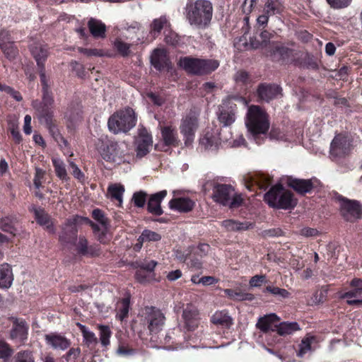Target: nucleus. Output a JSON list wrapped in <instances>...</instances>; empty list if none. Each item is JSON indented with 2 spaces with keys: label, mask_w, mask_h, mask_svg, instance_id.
<instances>
[{
  "label": "nucleus",
  "mask_w": 362,
  "mask_h": 362,
  "mask_svg": "<svg viewBox=\"0 0 362 362\" xmlns=\"http://www.w3.org/2000/svg\"><path fill=\"white\" fill-rule=\"evenodd\" d=\"M213 13V4L209 0H196L187 4L186 7V18L189 24L197 29H205L210 25Z\"/></svg>",
  "instance_id": "nucleus-1"
},
{
  "label": "nucleus",
  "mask_w": 362,
  "mask_h": 362,
  "mask_svg": "<svg viewBox=\"0 0 362 362\" xmlns=\"http://www.w3.org/2000/svg\"><path fill=\"white\" fill-rule=\"evenodd\" d=\"M264 201L270 207L284 210L293 209L298 204L293 194L284 188L281 185L273 186L264 194Z\"/></svg>",
  "instance_id": "nucleus-2"
},
{
  "label": "nucleus",
  "mask_w": 362,
  "mask_h": 362,
  "mask_svg": "<svg viewBox=\"0 0 362 362\" xmlns=\"http://www.w3.org/2000/svg\"><path fill=\"white\" fill-rule=\"evenodd\" d=\"M96 148L101 157L107 162L120 164L125 161L127 145L124 142L118 143L103 137L99 140Z\"/></svg>",
  "instance_id": "nucleus-3"
},
{
  "label": "nucleus",
  "mask_w": 362,
  "mask_h": 362,
  "mask_svg": "<svg viewBox=\"0 0 362 362\" xmlns=\"http://www.w3.org/2000/svg\"><path fill=\"white\" fill-rule=\"evenodd\" d=\"M136 116L134 110L127 107L112 115L107 122L110 132L114 134L127 133L135 127Z\"/></svg>",
  "instance_id": "nucleus-4"
},
{
  "label": "nucleus",
  "mask_w": 362,
  "mask_h": 362,
  "mask_svg": "<svg viewBox=\"0 0 362 362\" xmlns=\"http://www.w3.org/2000/svg\"><path fill=\"white\" fill-rule=\"evenodd\" d=\"M245 124L248 131L253 135L265 134L269 128L268 115L258 105L249 107Z\"/></svg>",
  "instance_id": "nucleus-5"
},
{
  "label": "nucleus",
  "mask_w": 362,
  "mask_h": 362,
  "mask_svg": "<svg viewBox=\"0 0 362 362\" xmlns=\"http://www.w3.org/2000/svg\"><path fill=\"white\" fill-rule=\"evenodd\" d=\"M177 64L188 73L202 75L215 71L218 67L219 62L215 59L183 57L180 58Z\"/></svg>",
  "instance_id": "nucleus-6"
},
{
  "label": "nucleus",
  "mask_w": 362,
  "mask_h": 362,
  "mask_svg": "<svg viewBox=\"0 0 362 362\" xmlns=\"http://www.w3.org/2000/svg\"><path fill=\"white\" fill-rule=\"evenodd\" d=\"M212 198L214 202L230 209H236L241 206L243 199L240 194L235 193L230 185L215 184L213 187Z\"/></svg>",
  "instance_id": "nucleus-7"
},
{
  "label": "nucleus",
  "mask_w": 362,
  "mask_h": 362,
  "mask_svg": "<svg viewBox=\"0 0 362 362\" xmlns=\"http://www.w3.org/2000/svg\"><path fill=\"white\" fill-rule=\"evenodd\" d=\"M54 103L53 95H42V101L37 100L32 102L35 115L40 123L51 128L54 112L52 107Z\"/></svg>",
  "instance_id": "nucleus-8"
},
{
  "label": "nucleus",
  "mask_w": 362,
  "mask_h": 362,
  "mask_svg": "<svg viewBox=\"0 0 362 362\" xmlns=\"http://www.w3.org/2000/svg\"><path fill=\"white\" fill-rule=\"evenodd\" d=\"M143 322L153 336L158 334L163 329L165 324V316L160 310L153 307H146L144 311Z\"/></svg>",
  "instance_id": "nucleus-9"
},
{
  "label": "nucleus",
  "mask_w": 362,
  "mask_h": 362,
  "mask_svg": "<svg viewBox=\"0 0 362 362\" xmlns=\"http://www.w3.org/2000/svg\"><path fill=\"white\" fill-rule=\"evenodd\" d=\"M339 202V212L346 221L354 222L362 216V208L359 202L349 199L342 196H338Z\"/></svg>",
  "instance_id": "nucleus-10"
},
{
  "label": "nucleus",
  "mask_w": 362,
  "mask_h": 362,
  "mask_svg": "<svg viewBox=\"0 0 362 362\" xmlns=\"http://www.w3.org/2000/svg\"><path fill=\"white\" fill-rule=\"evenodd\" d=\"M197 128L198 118L194 114L189 113L182 119L180 129L184 136L186 146L190 145L193 142Z\"/></svg>",
  "instance_id": "nucleus-11"
},
{
  "label": "nucleus",
  "mask_w": 362,
  "mask_h": 362,
  "mask_svg": "<svg viewBox=\"0 0 362 362\" xmlns=\"http://www.w3.org/2000/svg\"><path fill=\"white\" fill-rule=\"evenodd\" d=\"M12 327L10 330V339L24 344L28 339L29 325L26 321L21 318L11 317Z\"/></svg>",
  "instance_id": "nucleus-12"
},
{
  "label": "nucleus",
  "mask_w": 362,
  "mask_h": 362,
  "mask_svg": "<svg viewBox=\"0 0 362 362\" xmlns=\"http://www.w3.org/2000/svg\"><path fill=\"white\" fill-rule=\"evenodd\" d=\"M83 219L82 217L76 216L72 218H69L66 221L64 226L59 235V241L63 244H74L77 238V223L80 220Z\"/></svg>",
  "instance_id": "nucleus-13"
},
{
  "label": "nucleus",
  "mask_w": 362,
  "mask_h": 362,
  "mask_svg": "<svg viewBox=\"0 0 362 362\" xmlns=\"http://www.w3.org/2000/svg\"><path fill=\"white\" fill-rule=\"evenodd\" d=\"M256 94L259 100L269 103L282 96V88L277 84L262 83L259 84Z\"/></svg>",
  "instance_id": "nucleus-14"
},
{
  "label": "nucleus",
  "mask_w": 362,
  "mask_h": 362,
  "mask_svg": "<svg viewBox=\"0 0 362 362\" xmlns=\"http://www.w3.org/2000/svg\"><path fill=\"white\" fill-rule=\"evenodd\" d=\"M233 99L236 98H233ZM235 108L236 105L232 102V98H229L223 101L219 107L220 113L218 119L223 127L230 126L235 121Z\"/></svg>",
  "instance_id": "nucleus-15"
},
{
  "label": "nucleus",
  "mask_w": 362,
  "mask_h": 362,
  "mask_svg": "<svg viewBox=\"0 0 362 362\" xmlns=\"http://www.w3.org/2000/svg\"><path fill=\"white\" fill-rule=\"evenodd\" d=\"M352 290L341 294V298H347L346 303L349 305H362V298L351 299L352 298H362V279L354 278L349 283Z\"/></svg>",
  "instance_id": "nucleus-16"
},
{
  "label": "nucleus",
  "mask_w": 362,
  "mask_h": 362,
  "mask_svg": "<svg viewBox=\"0 0 362 362\" xmlns=\"http://www.w3.org/2000/svg\"><path fill=\"white\" fill-rule=\"evenodd\" d=\"M317 182L315 177L311 179H299L289 177L287 179V185L298 194L304 195L310 193Z\"/></svg>",
  "instance_id": "nucleus-17"
},
{
  "label": "nucleus",
  "mask_w": 362,
  "mask_h": 362,
  "mask_svg": "<svg viewBox=\"0 0 362 362\" xmlns=\"http://www.w3.org/2000/svg\"><path fill=\"white\" fill-rule=\"evenodd\" d=\"M350 141L347 136L338 134L333 139L330 145V155L332 157H343L350 151Z\"/></svg>",
  "instance_id": "nucleus-18"
},
{
  "label": "nucleus",
  "mask_w": 362,
  "mask_h": 362,
  "mask_svg": "<svg viewBox=\"0 0 362 362\" xmlns=\"http://www.w3.org/2000/svg\"><path fill=\"white\" fill-rule=\"evenodd\" d=\"M185 328L188 331L197 329L199 324V313L197 308L192 304H187L182 312Z\"/></svg>",
  "instance_id": "nucleus-19"
},
{
  "label": "nucleus",
  "mask_w": 362,
  "mask_h": 362,
  "mask_svg": "<svg viewBox=\"0 0 362 362\" xmlns=\"http://www.w3.org/2000/svg\"><path fill=\"white\" fill-rule=\"evenodd\" d=\"M45 340L52 349L62 351L67 349L71 344L70 339L56 332L45 334Z\"/></svg>",
  "instance_id": "nucleus-20"
},
{
  "label": "nucleus",
  "mask_w": 362,
  "mask_h": 362,
  "mask_svg": "<svg viewBox=\"0 0 362 362\" xmlns=\"http://www.w3.org/2000/svg\"><path fill=\"white\" fill-rule=\"evenodd\" d=\"M29 210L34 213L35 221L39 225L44 226L49 233H55L50 216L42 208H37L33 205Z\"/></svg>",
  "instance_id": "nucleus-21"
},
{
  "label": "nucleus",
  "mask_w": 362,
  "mask_h": 362,
  "mask_svg": "<svg viewBox=\"0 0 362 362\" xmlns=\"http://www.w3.org/2000/svg\"><path fill=\"white\" fill-rule=\"evenodd\" d=\"M151 63L158 71L170 68V59L166 51L163 49H154L151 56Z\"/></svg>",
  "instance_id": "nucleus-22"
},
{
  "label": "nucleus",
  "mask_w": 362,
  "mask_h": 362,
  "mask_svg": "<svg viewBox=\"0 0 362 362\" xmlns=\"http://www.w3.org/2000/svg\"><path fill=\"white\" fill-rule=\"evenodd\" d=\"M166 195V190H162L151 194L147 204L148 211L155 216L162 215L163 214V211L161 208L160 204Z\"/></svg>",
  "instance_id": "nucleus-23"
},
{
  "label": "nucleus",
  "mask_w": 362,
  "mask_h": 362,
  "mask_svg": "<svg viewBox=\"0 0 362 362\" xmlns=\"http://www.w3.org/2000/svg\"><path fill=\"white\" fill-rule=\"evenodd\" d=\"M221 225L228 232H243L254 228L255 224L250 221H239L227 219L221 221Z\"/></svg>",
  "instance_id": "nucleus-24"
},
{
  "label": "nucleus",
  "mask_w": 362,
  "mask_h": 362,
  "mask_svg": "<svg viewBox=\"0 0 362 362\" xmlns=\"http://www.w3.org/2000/svg\"><path fill=\"white\" fill-rule=\"evenodd\" d=\"M194 202L187 197L174 198L169 202V207L179 212L186 213L192 210Z\"/></svg>",
  "instance_id": "nucleus-25"
},
{
  "label": "nucleus",
  "mask_w": 362,
  "mask_h": 362,
  "mask_svg": "<svg viewBox=\"0 0 362 362\" xmlns=\"http://www.w3.org/2000/svg\"><path fill=\"white\" fill-rule=\"evenodd\" d=\"M30 52L38 66H44L48 56V48L46 45L36 42L30 45Z\"/></svg>",
  "instance_id": "nucleus-26"
},
{
  "label": "nucleus",
  "mask_w": 362,
  "mask_h": 362,
  "mask_svg": "<svg viewBox=\"0 0 362 362\" xmlns=\"http://www.w3.org/2000/svg\"><path fill=\"white\" fill-rule=\"evenodd\" d=\"M170 28V23L165 16H161L159 18L153 20L150 24V34L156 38L160 34L162 30H165V33Z\"/></svg>",
  "instance_id": "nucleus-27"
},
{
  "label": "nucleus",
  "mask_w": 362,
  "mask_h": 362,
  "mask_svg": "<svg viewBox=\"0 0 362 362\" xmlns=\"http://www.w3.org/2000/svg\"><path fill=\"white\" fill-rule=\"evenodd\" d=\"M279 321L276 315L272 313L264 315L258 320L256 325L257 327L263 333H269V332H276L274 322Z\"/></svg>",
  "instance_id": "nucleus-28"
},
{
  "label": "nucleus",
  "mask_w": 362,
  "mask_h": 362,
  "mask_svg": "<svg viewBox=\"0 0 362 362\" xmlns=\"http://www.w3.org/2000/svg\"><path fill=\"white\" fill-rule=\"evenodd\" d=\"M88 28L95 38L104 39L106 37V25L101 21L90 18L88 21Z\"/></svg>",
  "instance_id": "nucleus-29"
},
{
  "label": "nucleus",
  "mask_w": 362,
  "mask_h": 362,
  "mask_svg": "<svg viewBox=\"0 0 362 362\" xmlns=\"http://www.w3.org/2000/svg\"><path fill=\"white\" fill-rule=\"evenodd\" d=\"M152 143V136L150 134H141L137 139V156L141 158L146 156L150 151Z\"/></svg>",
  "instance_id": "nucleus-30"
},
{
  "label": "nucleus",
  "mask_w": 362,
  "mask_h": 362,
  "mask_svg": "<svg viewBox=\"0 0 362 362\" xmlns=\"http://www.w3.org/2000/svg\"><path fill=\"white\" fill-rule=\"evenodd\" d=\"M13 281V274L11 266L7 263L0 264V288H10Z\"/></svg>",
  "instance_id": "nucleus-31"
},
{
  "label": "nucleus",
  "mask_w": 362,
  "mask_h": 362,
  "mask_svg": "<svg viewBox=\"0 0 362 362\" xmlns=\"http://www.w3.org/2000/svg\"><path fill=\"white\" fill-rule=\"evenodd\" d=\"M161 136L165 146H176L179 144L177 131L172 127H164L161 129Z\"/></svg>",
  "instance_id": "nucleus-32"
},
{
  "label": "nucleus",
  "mask_w": 362,
  "mask_h": 362,
  "mask_svg": "<svg viewBox=\"0 0 362 362\" xmlns=\"http://www.w3.org/2000/svg\"><path fill=\"white\" fill-rule=\"evenodd\" d=\"M211 321L214 325H221L229 328L233 324V318L228 315L226 310L216 311L211 318Z\"/></svg>",
  "instance_id": "nucleus-33"
},
{
  "label": "nucleus",
  "mask_w": 362,
  "mask_h": 362,
  "mask_svg": "<svg viewBox=\"0 0 362 362\" xmlns=\"http://www.w3.org/2000/svg\"><path fill=\"white\" fill-rule=\"evenodd\" d=\"M4 33L0 34V47L8 59L13 60L17 57L18 50L13 42L4 41Z\"/></svg>",
  "instance_id": "nucleus-34"
},
{
  "label": "nucleus",
  "mask_w": 362,
  "mask_h": 362,
  "mask_svg": "<svg viewBox=\"0 0 362 362\" xmlns=\"http://www.w3.org/2000/svg\"><path fill=\"white\" fill-rule=\"evenodd\" d=\"M284 8L281 0H269L264 2L263 11L272 16L282 13Z\"/></svg>",
  "instance_id": "nucleus-35"
},
{
  "label": "nucleus",
  "mask_w": 362,
  "mask_h": 362,
  "mask_svg": "<svg viewBox=\"0 0 362 362\" xmlns=\"http://www.w3.org/2000/svg\"><path fill=\"white\" fill-rule=\"evenodd\" d=\"M77 326L82 333L83 342L90 349L94 348L98 343L95 334L90 331L85 325L78 322Z\"/></svg>",
  "instance_id": "nucleus-36"
},
{
  "label": "nucleus",
  "mask_w": 362,
  "mask_h": 362,
  "mask_svg": "<svg viewBox=\"0 0 362 362\" xmlns=\"http://www.w3.org/2000/svg\"><path fill=\"white\" fill-rule=\"evenodd\" d=\"M274 327L276 332L281 336L291 334L300 329L299 325L296 322H283L278 325H275Z\"/></svg>",
  "instance_id": "nucleus-37"
},
{
  "label": "nucleus",
  "mask_w": 362,
  "mask_h": 362,
  "mask_svg": "<svg viewBox=\"0 0 362 362\" xmlns=\"http://www.w3.org/2000/svg\"><path fill=\"white\" fill-rule=\"evenodd\" d=\"M273 33L269 32L267 30H261L259 34L260 40L251 38L250 42L251 46L254 49L264 47L269 44L270 40L273 37Z\"/></svg>",
  "instance_id": "nucleus-38"
},
{
  "label": "nucleus",
  "mask_w": 362,
  "mask_h": 362,
  "mask_svg": "<svg viewBox=\"0 0 362 362\" xmlns=\"http://www.w3.org/2000/svg\"><path fill=\"white\" fill-rule=\"evenodd\" d=\"M316 341V337L307 334L299 344V349L297 353L298 357H303L305 354L311 351V344Z\"/></svg>",
  "instance_id": "nucleus-39"
},
{
  "label": "nucleus",
  "mask_w": 362,
  "mask_h": 362,
  "mask_svg": "<svg viewBox=\"0 0 362 362\" xmlns=\"http://www.w3.org/2000/svg\"><path fill=\"white\" fill-rule=\"evenodd\" d=\"M224 293L230 298L235 300H249L252 301L255 299L253 294L250 293H244L233 289H225Z\"/></svg>",
  "instance_id": "nucleus-40"
},
{
  "label": "nucleus",
  "mask_w": 362,
  "mask_h": 362,
  "mask_svg": "<svg viewBox=\"0 0 362 362\" xmlns=\"http://www.w3.org/2000/svg\"><path fill=\"white\" fill-rule=\"evenodd\" d=\"M108 194L112 199L117 200L119 205L122 203V196L124 192V187L120 184L111 185L107 188Z\"/></svg>",
  "instance_id": "nucleus-41"
},
{
  "label": "nucleus",
  "mask_w": 362,
  "mask_h": 362,
  "mask_svg": "<svg viewBox=\"0 0 362 362\" xmlns=\"http://www.w3.org/2000/svg\"><path fill=\"white\" fill-rule=\"evenodd\" d=\"M130 301L128 298L122 299L117 305V318L120 321L124 320L127 316L129 310Z\"/></svg>",
  "instance_id": "nucleus-42"
},
{
  "label": "nucleus",
  "mask_w": 362,
  "mask_h": 362,
  "mask_svg": "<svg viewBox=\"0 0 362 362\" xmlns=\"http://www.w3.org/2000/svg\"><path fill=\"white\" fill-rule=\"evenodd\" d=\"M52 163L56 175L62 180H68L69 177L64 163L59 158H52Z\"/></svg>",
  "instance_id": "nucleus-43"
},
{
  "label": "nucleus",
  "mask_w": 362,
  "mask_h": 362,
  "mask_svg": "<svg viewBox=\"0 0 362 362\" xmlns=\"http://www.w3.org/2000/svg\"><path fill=\"white\" fill-rule=\"evenodd\" d=\"M39 72L40 77V82L42 84V95H53L52 92L50 89L49 81L45 74V69L44 66H40Z\"/></svg>",
  "instance_id": "nucleus-44"
},
{
  "label": "nucleus",
  "mask_w": 362,
  "mask_h": 362,
  "mask_svg": "<svg viewBox=\"0 0 362 362\" xmlns=\"http://www.w3.org/2000/svg\"><path fill=\"white\" fill-rule=\"evenodd\" d=\"M161 239V235L156 232L150 230H144L141 233V235L138 238V242L139 243H143L144 242H150V241H158Z\"/></svg>",
  "instance_id": "nucleus-45"
},
{
  "label": "nucleus",
  "mask_w": 362,
  "mask_h": 362,
  "mask_svg": "<svg viewBox=\"0 0 362 362\" xmlns=\"http://www.w3.org/2000/svg\"><path fill=\"white\" fill-rule=\"evenodd\" d=\"M98 329L100 330V341L103 346L106 347L110 344L112 332L107 325H98Z\"/></svg>",
  "instance_id": "nucleus-46"
},
{
  "label": "nucleus",
  "mask_w": 362,
  "mask_h": 362,
  "mask_svg": "<svg viewBox=\"0 0 362 362\" xmlns=\"http://www.w3.org/2000/svg\"><path fill=\"white\" fill-rule=\"evenodd\" d=\"M158 262L155 260L144 259L142 261L136 262V268H140L147 272L153 274L154 269Z\"/></svg>",
  "instance_id": "nucleus-47"
},
{
  "label": "nucleus",
  "mask_w": 362,
  "mask_h": 362,
  "mask_svg": "<svg viewBox=\"0 0 362 362\" xmlns=\"http://www.w3.org/2000/svg\"><path fill=\"white\" fill-rule=\"evenodd\" d=\"M14 362H35L32 351L25 350L18 352L14 358Z\"/></svg>",
  "instance_id": "nucleus-48"
},
{
  "label": "nucleus",
  "mask_w": 362,
  "mask_h": 362,
  "mask_svg": "<svg viewBox=\"0 0 362 362\" xmlns=\"http://www.w3.org/2000/svg\"><path fill=\"white\" fill-rule=\"evenodd\" d=\"M13 353L10 345L3 339H0V358L7 361Z\"/></svg>",
  "instance_id": "nucleus-49"
},
{
  "label": "nucleus",
  "mask_w": 362,
  "mask_h": 362,
  "mask_svg": "<svg viewBox=\"0 0 362 362\" xmlns=\"http://www.w3.org/2000/svg\"><path fill=\"white\" fill-rule=\"evenodd\" d=\"M200 144L206 149L217 145V139L207 132L200 139Z\"/></svg>",
  "instance_id": "nucleus-50"
},
{
  "label": "nucleus",
  "mask_w": 362,
  "mask_h": 362,
  "mask_svg": "<svg viewBox=\"0 0 362 362\" xmlns=\"http://www.w3.org/2000/svg\"><path fill=\"white\" fill-rule=\"evenodd\" d=\"M13 224L14 221L6 217L1 220L0 227L4 231L10 233L13 235H16L17 230L14 227Z\"/></svg>",
  "instance_id": "nucleus-51"
},
{
  "label": "nucleus",
  "mask_w": 362,
  "mask_h": 362,
  "mask_svg": "<svg viewBox=\"0 0 362 362\" xmlns=\"http://www.w3.org/2000/svg\"><path fill=\"white\" fill-rule=\"evenodd\" d=\"M265 291L269 292L274 296H279L282 298H288L290 297V293L286 289L276 286H268L265 288Z\"/></svg>",
  "instance_id": "nucleus-52"
},
{
  "label": "nucleus",
  "mask_w": 362,
  "mask_h": 362,
  "mask_svg": "<svg viewBox=\"0 0 362 362\" xmlns=\"http://www.w3.org/2000/svg\"><path fill=\"white\" fill-rule=\"evenodd\" d=\"M76 247L78 253L81 255L86 256L88 248V241L85 236L81 235L78 242L76 243Z\"/></svg>",
  "instance_id": "nucleus-53"
},
{
  "label": "nucleus",
  "mask_w": 362,
  "mask_h": 362,
  "mask_svg": "<svg viewBox=\"0 0 362 362\" xmlns=\"http://www.w3.org/2000/svg\"><path fill=\"white\" fill-rule=\"evenodd\" d=\"M152 277L153 274L147 272L146 271H144L140 268H136L135 279L138 282L141 284H145L150 281Z\"/></svg>",
  "instance_id": "nucleus-54"
},
{
  "label": "nucleus",
  "mask_w": 362,
  "mask_h": 362,
  "mask_svg": "<svg viewBox=\"0 0 362 362\" xmlns=\"http://www.w3.org/2000/svg\"><path fill=\"white\" fill-rule=\"evenodd\" d=\"M93 218L102 225L105 229H107L108 220L105 216V214L103 211L99 209H95L92 212Z\"/></svg>",
  "instance_id": "nucleus-55"
},
{
  "label": "nucleus",
  "mask_w": 362,
  "mask_h": 362,
  "mask_svg": "<svg viewBox=\"0 0 362 362\" xmlns=\"http://www.w3.org/2000/svg\"><path fill=\"white\" fill-rule=\"evenodd\" d=\"M147 194L143 191L135 192L132 197V202L134 206L142 208L144 206L146 201Z\"/></svg>",
  "instance_id": "nucleus-56"
},
{
  "label": "nucleus",
  "mask_w": 362,
  "mask_h": 362,
  "mask_svg": "<svg viewBox=\"0 0 362 362\" xmlns=\"http://www.w3.org/2000/svg\"><path fill=\"white\" fill-rule=\"evenodd\" d=\"M331 8L334 9H341L348 7L352 0H326Z\"/></svg>",
  "instance_id": "nucleus-57"
},
{
  "label": "nucleus",
  "mask_w": 362,
  "mask_h": 362,
  "mask_svg": "<svg viewBox=\"0 0 362 362\" xmlns=\"http://www.w3.org/2000/svg\"><path fill=\"white\" fill-rule=\"evenodd\" d=\"M180 41V38L178 35L171 31L170 30H168V33L165 34V42L170 45L176 46Z\"/></svg>",
  "instance_id": "nucleus-58"
},
{
  "label": "nucleus",
  "mask_w": 362,
  "mask_h": 362,
  "mask_svg": "<svg viewBox=\"0 0 362 362\" xmlns=\"http://www.w3.org/2000/svg\"><path fill=\"white\" fill-rule=\"evenodd\" d=\"M267 283L266 275H255L250 281L249 284L251 287H260L263 284Z\"/></svg>",
  "instance_id": "nucleus-59"
},
{
  "label": "nucleus",
  "mask_w": 362,
  "mask_h": 362,
  "mask_svg": "<svg viewBox=\"0 0 362 362\" xmlns=\"http://www.w3.org/2000/svg\"><path fill=\"white\" fill-rule=\"evenodd\" d=\"M8 129L16 143L20 144L22 141V136L18 130V125L15 122H11Z\"/></svg>",
  "instance_id": "nucleus-60"
},
{
  "label": "nucleus",
  "mask_w": 362,
  "mask_h": 362,
  "mask_svg": "<svg viewBox=\"0 0 362 362\" xmlns=\"http://www.w3.org/2000/svg\"><path fill=\"white\" fill-rule=\"evenodd\" d=\"M234 79L237 83L247 84L250 82L249 74L245 71H238L234 76Z\"/></svg>",
  "instance_id": "nucleus-61"
},
{
  "label": "nucleus",
  "mask_w": 362,
  "mask_h": 362,
  "mask_svg": "<svg viewBox=\"0 0 362 362\" xmlns=\"http://www.w3.org/2000/svg\"><path fill=\"white\" fill-rule=\"evenodd\" d=\"M115 46L118 51L123 57L128 56L129 54V45L127 43H125L121 40H117L115 42Z\"/></svg>",
  "instance_id": "nucleus-62"
},
{
  "label": "nucleus",
  "mask_w": 362,
  "mask_h": 362,
  "mask_svg": "<svg viewBox=\"0 0 362 362\" xmlns=\"http://www.w3.org/2000/svg\"><path fill=\"white\" fill-rule=\"evenodd\" d=\"M81 354L80 348H71L68 352L63 356L67 362L75 361Z\"/></svg>",
  "instance_id": "nucleus-63"
},
{
  "label": "nucleus",
  "mask_w": 362,
  "mask_h": 362,
  "mask_svg": "<svg viewBox=\"0 0 362 362\" xmlns=\"http://www.w3.org/2000/svg\"><path fill=\"white\" fill-rule=\"evenodd\" d=\"M45 171L41 168H37L35 169V177L33 183L36 189H39L42 185V179L44 177Z\"/></svg>",
  "instance_id": "nucleus-64"
}]
</instances>
